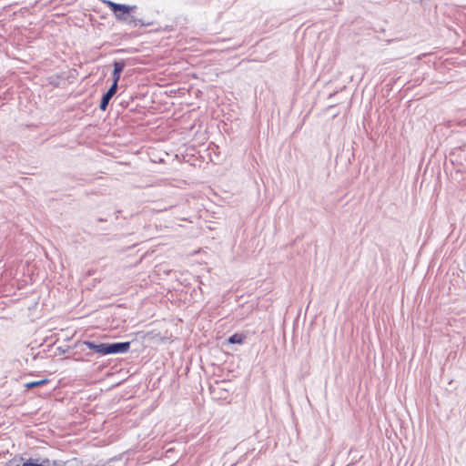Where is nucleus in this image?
I'll return each mask as SVG.
<instances>
[{
  "label": "nucleus",
  "mask_w": 466,
  "mask_h": 466,
  "mask_svg": "<svg viewBox=\"0 0 466 466\" xmlns=\"http://www.w3.org/2000/svg\"><path fill=\"white\" fill-rule=\"evenodd\" d=\"M246 339V336L239 333H235L232 336H230L228 339V343L230 344H242Z\"/></svg>",
  "instance_id": "nucleus-5"
},
{
  "label": "nucleus",
  "mask_w": 466,
  "mask_h": 466,
  "mask_svg": "<svg viewBox=\"0 0 466 466\" xmlns=\"http://www.w3.org/2000/svg\"><path fill=\"white\" fill-rule=\"evenodd\" d=\"M125 67V63L123 61H116L114 63V71H113V81L118 82L120 79L121 72Z\"/></svg>",
  "instance_id": "nucleus-3"
},
{
  "label": "nucleus",
  "mask_w": 466,
  "mask_h": 466,
  "mask_svg": "<svg viewBox=\"0 0 466 466\" xmlns=\"http://www.w3.org/2000/svg\"><path fill=\"white\" fill-rule=\"evenodd\" d=\"M48 382H49V380L47 379H45V380H37V381L27 382L25 384V387L29 390V389H32L35 387L46 385Z\"/></svg>",
  "instance_id": "nucleus-6"
},
{
  "label": "nucleus",
  "mask_w": 466,
  "mask_h": 466,
  "mask_svg": "<svg viewBox=\"0 0 466 466\" xmlns=\"http://www.w3.org/2000/svg\"><path fill=\"white\" fill-rule=\"evenodd\" d=\"M117 83L118 82H114L113 81V84L112 86H110V88L107 90L106 94H109V96H111L113 97V96L116 93V90H117Z\"/></svg>",
  "instance_id": "nucleus-8"
},
{
  "label": "nucleus",
  "mask_w": 466,
  "mask_h": 466,
  "mask_svg": "<svg viewBox=\"0 0 466 466\" xmlns=\"http://www.w3.org/2000/svg\"><path fill=\"white\" fill-rule=\"evenodd\" d=\"M102 2L114 13L117 20L128 21V23L135 21L133 19L128 20V15L137 8L136 5L116 4L110 0H102Z\"/></svg>",
  "instance_id": "nucleus-2"
},
{
  "label": "nucleus",
  "mask_w": 466,
  "mask_h": 466,
  "mask_svg": "<svg viewBox=\"0 0 466 466\" xmlns=\"http://www.w3.org/2000/svg\"><path fill=\"white\" fill-rule=\"evenodd\" d=\"M112 98L111 96H109V94H105L101 99V102H100V106H99V108L102 110V111H105L108 106V103L110 101V99Z\"/></svg>",
  "instance_id": "nucleus-7"
},
{
  "label": "nucleus",
  "mask_w": 466,
  "mask_h": 466,
  "mask_svg": "<svg viewBox=\"0 0 466 466\" xmlns=\"http://www.w3.org/2000/svg\"><path fill=\"white\" fill-rule=\"evenodd\" d=\"M22 466H51V463L48 459L44 460L41 463H38L36 460L29 459Z\"/></svg>",
  "instance_id": "nucleus-4"
},
{
  "label": "nucleus",
  "mask_w": 466,
  "mask_h": 466,
  "mask_svg": "<svg viewBox=\"0 0 466 466\" xmlns=\"http://www.w3.org/2000/svg\"><path fill=\"white\" fill-rule=\"evenodd\" d=\"M85 345L100 355H108L115 353H123L128 351L130 342H117L112 344H95L91 341H85Z\"/></svg>",
  "instance_id": "nucleus-1"
}]
</instances>
